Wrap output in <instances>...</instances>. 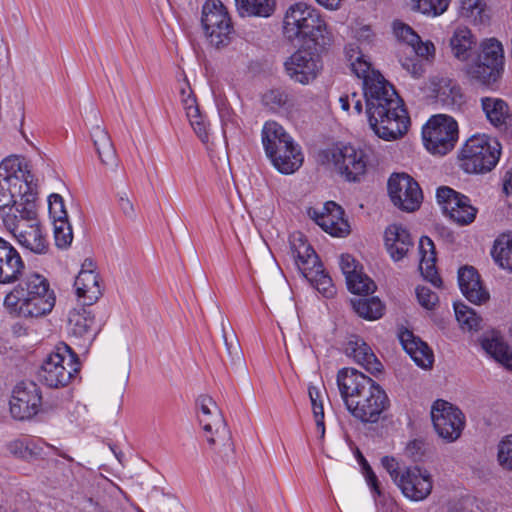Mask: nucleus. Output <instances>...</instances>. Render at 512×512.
<instances>
[{
    "instance_id": "1",
    "label": "nucleus",
    "mask_w": 512,
    "mask_h": 512,
    "mask_svg": "<svg viewBox=\"0 0 512 512\" xmlns=\"http://www.w3.org/2000/svg\"><path fill=\"white\" fill-rule=\"evenodd\" d=\"M337 384L347 409L363 422H377L388 407L385 391L356 369L340 370L337 374Z\"/></svg>"
},
{
    "instance_id": "2",
    "label": "nucleus",
    "mask_w": 512,
    "mask_h": 512,
    "mask_svg": "<svg viewBox=\"0 0 512 512\" xmlns=\"http://www.w3.org/2000/svg\"><path fill=\"white\" fill-rule=\"evenodd\" d=\"M281 32L289 43L312 45L315 49H326L333 42V33L324 16L304 2L294 3L285 10Z\"/></svg>"
},
{
    "instance_id": "3",
    "label": "nucleus",
    "mask_w": 512,
    "mask_h": 512,
    "mask_svg": "<svg viewBox=\"0 0 512 512\" xmlns=\"http://www.w3.org/2000/svg\"><path fill=\"white\" fill-rule=\"evenodd\" d=\"M3 305L11 315L37 318L52 311L55 294L44 276L31 273L5 296Z\"/></svg>"
},
{
    "instance_id": "4",
    "label": "nucleus",
    "mask_w": 512,
    "mask_h": 512,
    "mask_svg": "<svg viewBox=\"0 0 512 512\" xmlns=\"http://www.w3.org/2000/svg\"><path fill=\"white\" fill-rule=\"evenodd\" d=\"M366 115L375 134L387 141L402 137L410 117L403 98H365Z\"/></svg>"
},
{
    "instance_id": "5",
    "label": "nucleus",
    "mask_w": 512,
    "mask_h": 512,
    "mask_svg": "<svg viewBox=\"0 0 512 512\" xmlns=\"http://www.w3.org/2000/svg\"><path fill=\"white\" fill-rule=\"evenodd\" d=\"M262 145L267 158L281 174L295 173L303 164L300 145L277 122L267 121L261 131Z\"/></svg>"
},
{
    "instance_id": "6",
    "label": "nucleus",
    "mask_w": 512,
    "mask_h": 512,
    "mask_svg": "<svg viewBox=\"0 0 512 512\" xmlns=\"http://www.w3.org/2000/svg\"><path fill=\"white\" fill-rule=\"evenodd\" d=\"M197 404L198 420L210 450L222 461H228L234 447L230 430L216 402L208 395H201Z\"/></svg>"
},
{
    "instance_id": "7",
    "label": "nucleus",
    "mask_w": 512,
    "mask_h": 512,
    "mask_svg": "<svg viewBox=\"0 0 512 512\" xmlns=\"http://www.w3.org/2000/svg\"><path fill=\"white\" fill-rule=\"evenodd\" d=\"M504 67V47L497 38L491 37L480 42L476 58L465 71L472 81L492 89L502 78Z\"/></svg>"
},
{
    "instance_id": "8",
    "label": "nucleus",
    "mask_w": 512,
    "mask_h": 512,
    "mask_svg": "<svg viewBox=\"0 0 512 512\" xmlns=\"http://www.w3.org/2000/svg\"><path fill=\"white\" fill-rule=\"evenodd\" d=\"M3 221L23 248L35 254L48 252L49 242L37 219L35 203H27L19 214H6Z\"/></svg>"
},
{
    "instance_id": "9",
    "label": "nucleus",
    "mask_w": 512,
    "mask_h": 512,
    "mask_svg": "<svg viewBox=\"0 0 512 512\" xmlns=\"http://www.w3.org/2000/svg\"><path fill=\"white\" fill-rule=\"evenodd\" d=\"M501 145L485 134L470 137L460 152L461 167L467 173L491 171L499 161Z\"/></svg>"
},
{
    "instance_id": "10",
    "label": "nucleus",
    "mask_w": 512,
    "mask_h": 512,
    "mask_svg": "<svg viewBox=\"0 0 512 512\" xmlns=\"http://www.w3.org/2000/svg\"><path fill=\"white\" fill-rule=\"evenodd\" d=\"M80 370L77 354L61 343L43 361L39 370L40 380L51 388L67 386Z\"/></svg>"
},
{
    "instance_id": "11",
    "label": "nucleus",
    "mask_w": 512,
    "mask_h": 512,
    "mask_svg": "<svg viewBox=\"0 0 512 512\" xmlns=\"http://www.w3.org/2000/svg\"><path fill=\"white\" fill-rule=\"evenodd\" d=\"M422 138L426 149L434 155H445L451 151L458 139V125L444 114L432 116L422 128Z\"/></svg>"
},
{
    "instance_id": "12",
    "label": "nucleus",
    "mask_w": 512,
    "mask_h": 512,
    "mask_svg": "<svg viewBox=\"0 0 512 512\" xmlns=\"http://www.w3.org/2000/svg\"><path fill=\"white\" fill-rule=\"evenodd\" d=\"M327 163H331L345 180L356 182L364 176L367 168L365 152L352 145H336L323 152Z\"/></svg>"
},
{
    "instance_id": "13",
    "label": "nucleus",
    "mask_w": 512,
    "mask_h": 512,
    "mask_svg": "<svg viewBox=\"0 0 512 512\" xmlns=\"http://www.w3.org/2000/svg\"><path fill=\"white\" fill-rule=\"evenodd\" d=\"M323 50L315 49L312 45H302L285 60V73L294 82L303 85L311 83L323 68L319 53Z\"/></svg>"
},
{
    "instance_id": "14",
    "label": "nucleus",
    "mask_w": 512,
    "mask_h": 512,
    "mask_svg": "<svg viewBox=\"0 0 512 512\" xmlns=\"http://www.w3.org/2000/svg\"><path fill=\"white\" fill-rule=\"evenodd\" d=\"M202 26L209 43L219 49L230 42L233 27L223 4L218 0H207L202 8Z\"/></svg>"
},
{
    "instance_id": "15",
    "label": "nucleus",
    "mask_w": 512,
    "mask_h": 512,
    "mask_svg": "<svg viewBox=\"0 0 512 512\" xmlns=\"http://www.w3.org/2000/svg\"><path fill=\"white\" fill-rule=\"evenodd\" d=\"M351 70L361 80L363 96H399L395 87L384 76L371 68L361 52L348 51Z\"/></svg>"
},
{
    "instance_id": "16",
    "label": "nucleus",
    "mask_w": 512,
    "mask_h": 512,
    "mask_svg": "<svg viewBox=\"0 0 512 512\" xmlns=\"http://www.w3.org/2000/svg\"><path fill=\"white\" fill-rule=\"evenodd\" d=\"M431 419L436 433L446 442L456 441L465 427V416L455 405L436 400L431 407Z\"/></svg>"
},
{
    "instance_id": "17",
    "label": "nucleus",
    "mask_w": 512,
    "mask_h": 512,
    "mask_svg": "<svg viewBox=\"0 0 512 512\" xmlns=\"http://www.w3.org/2000/svg\"><path fill=\"white\" fill-rule=\"evenodd\" d=\"M0 178L25 190L27 202L35 203L37 182L29 161L19 155H9L0 162Z\"/></svg>"
},
{
    "instance_id": "18",
    "label": "nucleus",
    "mask_w": 512,
    "mask_h": 512,
    "mask_svg": "<svg viewBox=\"0 0 512 512\" xmlns=\"http://www.w3.org/2000/svg\"><path fill=\"white\" fill-rule=\"evenodd\" d=\"M436 198L443 213L458 225H469L475 220L478 211L467 196L442 186L437 189Z\"/></svg>"
},
{
    "instance_id": "19",
    "label": "nucleus",
    "mask_w": 512,
    "mask_h": 512,
    "mask_svg": "<svg viewBox=\"0 0 512 512\" xmlns=\"http://www.w3.org/2000/svg\"><path fill=\"white\" fill-rule=\"evenodd\" d=\"M388 193L393 204L407 212L418 209L423 198L419 184L406 173H395L390 176Z\"/></svg>"
},
{
    "instance_id": "20",
    "label": "nucleus",
    "mask_w": 512,
    "mask_h": 512,
    "mask_svg": "<svg viewBox=\"0 0 512 512\" xmlns=\"http://www.w3.org/2000/svg\"><path fill=\"white\" fill-rule=\"evenodd\" d=\"M396 486L405 498L419 502L431 494L433 479L427 469L418 465L408 466L402 469V477L398 479Z\"/></svg>"
},
{
    "instance_id": "21",
    "label": "nucleus",
    "mask_w": 512,
    "mask_h": 512,
    "mask_svg": "<svg viewBox=\"0 0 512 512\" xmlns=\"http://www.w3.org/2000/svg\"><path fill=\"white\" fill-rule=\"evenodd\" d=\"M39 387L32 381L18 383L10 399V412L17 420H27L35 416L41 406Z\"/></svg>"
},
{
    "instance_id": "22",
    "label": "nucleus",
    "mask_w": 512,
    "mask_h": 512,
    "mask_svg": "<svg viewBox=\"0 0 512 512\" xmlns=\"http://www.w3.org/2000/svg\"><path fill=\"white\" fill-rule=\"evenodd\" d=\"M307 213L317 225L332 236L344 237L350 232L343 209L333 201H328L321 207H310Z\"/></svg>"
},
{
    "instance_id": "23",
    "label": "nucleus",
    "mask_w": 512,
    "mask_h": 512,
    "mask_svg": "<svg viewBox=\"0 0 512 512\" xmlns=\"http://www.w3.org/2000/svg\"><path fill=\"white\" fill-rule=\"evenodd\" d=\"M74 287L79 299L84 305H92L102 295L100 278L95 270L94 263L86 259L75 278Z\"/></svg>"
},
{
    "instance_id": "24",
    "label": "nucleus",
    "mask_w": 512,
    "mask_h": 512,
    "mask_svg": "<svg viewBox=\"0 0 512 512\" xmlns=\"http://www.w3.org/2000/svg\"><path fill=\"white\" fill-rule=\"evenodd\" d=\"M25 270V263L17 249L0 237V284L18 281Z\"/></svg>"
},
{
    "instance_id": "25",
    "label": "nucleus",
    "mask_w": 512,
    "mask_h": 512,
    "mask_svg": "<svg viewBox=\"0 0 512 512\" xmlns=\"http://www.w3.org/2000/svg\"><path fill=\"white\" fill-rule=\"evenodd\" d=\"M384 241L386 249L394 261L403 259L413 246L410 233L399 224H392L386 228Z\"/></svg>"
},
{
    "instance_id": "26",
    "label": "nucleus",
    "mask_w": 512,
    "mask_h": 512,
    "mask_svg": "<svg viewBox=\"0 0 512 512\" xmlns=\"http://www.w3.org/2000/svg\"><path fill=\"white\" fill-rule=\"evenodd\" d=\"M399 340L404 350L409 354L412 360L423 369L432 367L434 355L428 345L420 338L414 336L409 330H403L399 333Z\"/></svg>"
},
{
    "instance_id": "27",
    "label": "nucleus",
    "mask_w": 512,
    "mask_h": 512,
    "mask_svg": "<svg viewBox=\"0 0 512 512\" xmlns=\"http://www.w3.org/2000/svg\"><path fill=\"white\" fill-rule=\"evenodd\" d=\"M68 327L72 336L82 338L88 343H91L98 333L94 315L85 308L70 311Z\"/></svg>"
},
{
    "instance_id": "28",
    "label": "nucleus",
    "mask_w": 512,
    "mask_h": 512,
    "mask_svg": "<svg viewBox=\"0 0 512 512\" xmlns=\"http://www.w3.org/2000/svg\"><path fill=\"white\" fill-rule=\"evenodd\" d=\"M345 353L372 374L378 373L382 369V364L371 348L358 336L349 338L345 346Z\"/></svg>"
},
{
    "instance_id": "29",
    "label": "nucleus",
    "mask_w": 512,
    "mask_h": 512,
    "mask_svg": "<svg viewBox=\"0 0 512 512\" xmlns=\"http://www.w3.org/2000/svg\"><path fill=\"white\" fill-rule=\"evenodd\" d=\"M458 283L463 295L472 303L481 304L489 294L483 289L479 275L473 267H463L458 272Z\"/></svg>"
},
{
    "instance_id": "30",
    "label": "nucleus",
    "mask_w": 512,
    "mask_h": 512,
    "mask_svg": "<svg viewBox=\"0 0 512 512\" xmlns=\"http://www.w3.org/2000/svg\"><path fill=\"white\" fill-rule=\"evenodd\" d=\"M418 249L420 254L419 270L422 276L435 287H439L442 281L435 266L436 252L433 241L429 237H421Z\"/></svg>"
},
{
    "instance_id": "31",
    "label": "nucleus",
    "mask_w": 512,
    "mask_h": 512,
    "mask_svg": "<svg viewBox=\"0 0 512 512\" xmlns=\"http://www.w3.org/2000/svg\"><path fill=\"white\" fill-rule=\"evenodd\" d=\"M91 136L102 164L107 169L115 171L119 160L107 131L101 126L96 125L92 128Z\"/></svg>"
},
{
    "instance_id": "32",
    "label": "nucleus",
    "mask_w": 512,
    "mask_h": 512,
    "mask_svg": "<svg viewBox=\"0 0 512 512\" xmlns=\"http://www.w3.org/2000/svg\"><path fill=\"white\" fill-rule=\"evenodd\" d=\"M449 44L453 56L461 62H466L472 55L476 39L469 28L458 26L453 31Z\"/></svg>"
},
{
    "instance_id": "33",
    "label": "nucleus",
    "mask_w": 512,
    "mask_h": 512,
    "mask_svg": "<svg viewBox=\"0 0 512 512\" xmlns=\"http://www.w3.org/2000/svg\"><path fill=\"white\" fill-rule=\"evenodd\" d=\"M25 190L11 184L0 178V210L9 209L7 214L21 213V208L25 207L27 202V194Z\"/></svg>"
},
{
    "instance_id": "34",
    "label": "nucleus",
    "mask_w": 512,
    "mask_h": 512,
    "mask_svg": "<svg viewBox=\"0 0 512 512\" xmlns=\"http://www.w3.org/2000/svg\"><path fill=\"white\" fill-rule=\"evenodd\" d=\"M291 249L302 274H305V268L311 269L321 264L314 249L307 243L301 233L293 235Z\"/></svg>"
},
{
    "instance_id": "35",
    "label": "nucleus",
    "mask_w": 512,
    "mask_h": 512,
    "mask_svg": "<svg viewBox=\"0 0 512 512\" xmlns=\"http://www.w3.org/2000/svg\"><path fill=\"white\" fill-rule=\"evenodd\" d=\"M241 17H270L276 9V0H234Z\"/></svg>"
},
{
    "instance_id": "36",
    "label": "nucleus",
    "mask_w": 512,
    "mask_h": 512,
    "mask_svg": "<svg viewBox=\"0 0 512 512\" xmlns=\"http://www.w3.org/2000/svg\"><path fill=\"white\" fill-rule=\"evenodd\" d=\"M482 348L506 369L512 371V351L499 336L485 337Z\"/></svg>"
},
{
    "instance_id": "37",
    "label": "nucleus",
    "mask_w": 512,
    "mask_h": 512,
    "mask_svg": "<svg viewBox=\"0 0 512 512\" xmlns=\"http://www.w3.org/2000/svg\"><path fill=\"white\" fill-rule=\"evenodd\" d=\"M482 109L488 121L496 127L505 124L509 116L508 104L501 98H482Z\"/></svg>"
},
{
    "instance_id": "38",
    "label": "nucleus",
    "mask_w": 512,
    "mask_h": 512,
    "mask_svg": "<svg viewBox=\"0 0 512 512\" xmlns=\"http://www.w3.org/2000/svg\"><path fill=\"white\" fill-rule=\"evenodd\" d=\"M306 272L304 277L311 283V285L317 289L324 297L330 298L335 293V288L332 280L328 274L325 273L322 264L311 269L305 268Z\"/></svg>"
},
{
    "instance_id": "39",
    "label": "nucleus",
    "mask_w": 512,
    "mask_h": 512,
    "mask_svg": "<svg viewBox=\"0 0 512 512\" xmlns=\"http://www.w3.org/2000/svg\"><path fill=\"white\" fill-rule=\"evenodd\" d=\"M354 311L363 319L372 321L383 315L384 306L377 297L352 299Z\"/></svg>"
},
{
    "instance_id": "40",
    "label": "nucleus",
    "mask_w": 512,
    "mask_h": 512,
    "mask_svg": "<svg viewBox=\"0 0 512 512\" xmlns=\"http://www.w3.org/2000/svg\"><path fill=\"white\" fill-rule=\"evenodd\" d=\"M494 261L503 269L512 271V235L499 236L492 249Z\"/></svg>"
},
{
    "instance_id": "41",
    "label": "nucleus",
    "mask_w": 512,
    "mask_h": 512,
    "mask_svg": "<svg viewBox=\"0 0 512 512\" xmlns=\"http://www.w3.org/2000/svg\"><path fill=\"white\" fill-rule=\"evenodd\" d=\"M451 0H411V9L426 17L436 18L449 8Z\"/></svg>"
},
{
    "instance_id": "42",
    "label": "nucleus",
    "mask_w": 512,
    "mask_h": 512,
    "mask_svg": "<svg viewBox=\"0 0 512 512\" xmlns=\"http://www.w3.org/2000/svg\"><path fill=\"white\" fill-rule=\"evenodd\" d=\"M456 319L463 330L477 331L481 328L482 318L467 305L456 303L454 305Z\"/></svg>"
},
{
    "instance_id": "43",
    "label": "nucleus",
    "mask_w": 512,
    "mask_h": 512,
    "mask_svg": "<svg viewBox=\"0 0 512 512\" xmlns=\"http://www.w3.org/2000/svg\"><path fill=\"white\" fill-rule=\"evenodd\" d=\"M308 394L311 401L317 432L319 433V437L323 438L325 435L323 394L318 387L313 385L308 387Z\"/></svg>"
},
{
    "instance_id": "44",
    "label": "nucleus",
    "mask_w": 512,
    "mask_h": 512,
    "mask_svg": "<svg viewBox=\"0 0 512 512\" xmlns=\"http://www.w3.org/2000/svg\"><path fill=\"white\" fill-rule=\"evenodd\" d=\"M428 90L434 96H459L460 87L447 77H432L429 81Z\"/></svg>"
},
{
    "instance_id": "45",
    "label": "nucleus",
    "mask_w": 512,
    "mask_h": 512,
    "mask_svg": "<svg viewBox=\"0 0 512 512\" xmlns=\"http://www.w3.org/2000/svg\"><path fill=\"white\" fill-rule=\"evenodd\" d=\"M346 283L348 290L353 294L367 295L373 293L376 289L374 281L366 274H364L362 269H360L357 273L352 274Z\"/></svg>"
},
{
    "instance_id": "46",
    "label": "nucleus",
    "mask_w": 512,
    "mask_h": 512,
    "mask_svg": "<svg viewBox=\"0 0 512 512\" xmlns=\"http://www.w3.org/2000/svg\"><path fill=\"white\" fill-rule=\"evenodd\" d=\"M36 448L34 440L29 438L15 439L7 444V450L12 455L23 459L37 454Z\"/></svg>"
},
{
    "instance_id": "47",
    "label": "nucleus",
    "mask_w": 512,
    "mask_h": 512,
    "mask_svg": "<svg viewBox=\"0 0 512 512\" xmlns=\"http://www.w3.org/2000/svg\"><path fill=\"white\" fill-rule=\"evenodd\" d=\"M460 13L475 23L482 22L484 4L481 0H461Z\"/></svg>"
},
{
    "instance_id": "48",
    "label": "nucleus",
    "mask_w": 512,
    "mask_h": 512,
    "mask_svg": "<svg viewBox=\"0 0 512 512\" xmlns=\"http://www.w3.org/2000/svg\"><path fill=\"white\" fill-rule=\"evenodd\" d=\"M497 460L503 469L512 471V435L503 437L499 442Z\"/></svg>"
},
{
    "instance_id": "49",
    "label": "nucleus",
    "mask_w": 512,
    "mask_h": 512,
    "mask_svg": "<svg viewBox=\"0 0 512 512\" xmlns=\"http://www.w3.org/2000/svg\"><path fill=\"white\" fill-rule=\"evenodd\" d=\"M55 243L60 248L69 246L73 239L72 229L68 220L54 222Z\"/></svg>"
},
{
    "instance_id": "50",
    "label": "nucleus",
    "mask_w": 512,
    "mask_h": 512,
    "mask_svg": "<svg viewBox=\"0 0 512 512\" xmlns=\"http://www.w3.org/2000/svg\"><path fill=\"white\" fill-rule=\"evenodd\" d=\"M49 214L54 222L67 220V211L63 198L59 194H51L48 198Z\"/></svg>"
},
{
    "instance_id": "51",
    "label": "nucleus",
    "mask_w": 512,
    "mask_h": 512,
    "mask_svg": "<svg viewBox=\"0 0 512 512\" xmlns=\"http://www.w3.org/2000/svg\"><path fill=\"white\" fill-rule=\"evenodd\" d=\"M393 30L397 39L405 42L409 47L413 42L418 41L419 35L405 23L395 22L393 25Z\"/></svg>"
},
{
    "instance_id": "52",
    "label": "nucleus",
    "mask_w": 512,
    "mask_h": 512,
    "mask_svg": "<svg viewBox=\"0 0 512 512\" xmlns=\"http://www.w3.org/2000/svg\"><path fill=\"white\" fill-rule=\"evenodd\" d=\"M412 52L415 54V57L419 59L424 58L427 61L431 60L435 56V46L431 41L423 42L420 37H418L417 42H413L410 45Z\"/></svg>"
},
{
    "instance_id": "53",
    "label": "nucleus",
    "mask_w": 512,
    "mask_h": 512,
    "mask_svg": "<svg viewBox=\"0 0 512 512\" xmlns=\"http://www.w3.org/2000/svg\"><path fill=\"white\" fill-rule=\"evenodd\" d=\"M416 295L419 304L428 310L433 309L438 302L437 294L425 286H418L416 288Z\"/></svg>"
},
{
    "instance_id": "54",
    "label": "nucleus",
    "mask_w": 512,
    "mask_h": 512,
    "mask_svg": "<svg viewBox=\"0 0 512 512\" xmlns=\"http://www.w3.org/2000/svg\"><path fill=\"white\" fill-rule=\"evenodd\" d=\"M361 460L360 463L362 465L363 473L366 479V482L368 486L370 487L374 497L381 495V490L379 487V482L376 474L372 470L371 466L368 464V462L365 460L363 456H360Z\"/></svg>"
},
{
    "instance_id": "55",
    "label": "nucleus",
    "mask_w": 512,
    "mask_h": 512,
    "mask_svg": "<svg viewBox=\"0 0 512 512\" xmlns=\"http://www.w3.org/2000/svg\"><path fill=\"white\" fill-rule=\"evenodd\" d=\"M381 464L396 485L398 479L402 477V469L399 462L393 456H384L381 458Z\"/></svg>"
},
{
    "instance_id": "56",
    "label": "nucleus",
    "mask_w": 512,
    "mask_h": 512,
    "mask_svg": "<svg viewBox=\"0 0 512 512\" xmlns=\"http://www.w3.org/2000/svg\"><path fill=\"white\" fill-rule=\"evenodd\" d=\"M189 123H190L191 127L193 128L194 132L196 133V135L199 137V139L203 143L208 142V140H209L208 124H207L205 116L201 113L200 115H198L197 118L196 117L191 118L189 120Z\"/></svg>"
},
{
    "instance_id": "57",
    "label": "nucleus",
    "mask_w": 512,
    "mask_h": 512,
    "mask_svg": "<svg viewBox=\"0 0 512 512\" xmlns=\"http://www.w3.org/2000/svg\"><path fill=\"white\" fill-rule=\"evenodd\" d=\"M223 339L225 342L226 350L228 355L231 357L232 361H240L241 360V347L238 339L235 335H231L230 337L226 333L223 328Z\"/></svg>"
},
{
    "instance_id": "58",
    "label": "nucleus",
    "mask_w": 512,
    "mask_h": 512,
    "mask_svg": "<svg viewBox=\"0 0 512 512\" xmlns=\"http://www.w3.org/2000/svg\"><path fill=\"white\" fill-rule=\"evenodd\" d=\"M340 267L343 274L345 275L346 281L350 279V276H352V274H355L360 269H362L361 267L358 266L354 257H352L349 254H344L341 256Z\"/></svg>"
},
{
    "instance_id": "59",
    "label": "nucleus",
    "mask_w": 512,
    "mask_h": 512,
    "mask_svg": "<svg viewBox=\"0 0 512 512\" xmlns=\"http://www.w3.org/2000/svg\"><path fill=\"white\" fill-rule=\"evenodd\" d=\"M402 66L412 76L419 77L424 73V66L422 60L417 57L406 58L402 61Z\"/></svg>"
},
{
    "instance_id": "60",
    "label": "nucleus",
    "mask_w": 512,
    "mask_h": 512,
    "mask_svg": "<svg viewBox=\"0 0 512 512\" xmlns=\"http://www.w3.org/2000/svg\"><path fill=\"white\" fill-rule=\"evenodd\" d=\"M355 38L362 43H370L374 38V32L369 25H359L354 29Z\"/></svg>"
},
{
    "instance_id": "61",
    "label": "nucleus",
    "mask_w": 512,
    "mask_h": 512,
    "mask_svg": "<svg viewBox=\"0 0 512 512\" xmlns=\"http://www.w3.org/2000/svg\"><path fill=\"white\" fill-rule=\"evenodd\" d=\"M182 102L188 120L201 114L197 98H184Z\"/></svg>"
},
{
    "instance_id": "62",
    "label": "nucleus",
    "mask_w": 512,
    "mask_h": 512,
    "mask_svg": "<svg viewBox=\"0 0 512 512\" xmlns=\"http://www.w3.org/2000/svg\"><path fill=\"white\" fill-rule=\"evenodd\" d=\"M271 102H266L265 105H270L276 113L288 114L289 98H270Z\"/></svg>"
},
{
    "instance_id": "63",
    "label": "nucleus",
    "mask_w": 512,
    "mask_h": 512,
    "mask_svg": "<svg viewBox=\"0 0 512 512\" xmlns=\"http://www.w3.org/2000/svg\"><path fill=\"white\" fill-rule=\"evenodd\" d=\"M118 203L125 216L129 218H133L135 216L134 206L125 192L119 194Z\"/></svg>"
},
{
    "instance_id": "64",
    "label": "nucleus",
    "mask_w": 512,
    "mask_h": 512,
    "mask_svg": "<svg viewBox=\"0 0 512 512\" xmlns=\"http://www.w3.org/2000/svg\"><path fill=\"white\" fill-rule=\"evenodd\" d=\"M444 104L450 107L453 112L464 113L466 111V101L464 98H444Z\"/></svg>"
}]
</instances>
